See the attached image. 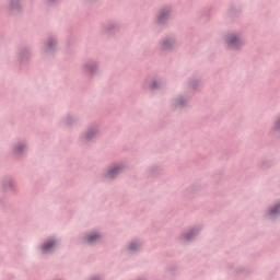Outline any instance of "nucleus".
<instances>
[{"mask_svg":"<svg viewBox=\"0 0 280 280\" xmlns=\"http://www.w3.org/2000/svg\"><path fill=\"white\" fill-rule=\"evenodd\" d=\"M120 167L119 166H116L114 168H112L108 173H107V176H109V178H115V176H117V174H119L120 172Z\"/></svg>","mask_w":280,"mask_h":280,"instance_id":"1","label":"nucleus"},{"mask_svg":"<svg viewBox=\"0 0 280 280\" xmlns=\"http://www.w3.org/2000/svg\"><path fill=\"white\" fill-rule=\"evenodd\" d=\"M54 246H56V243H54V241H50L44 245L43 250L49 252L51 250V248H54Z\"/></svg>","mask_w":280,"mask_h":280,"instance_id":"2","label":"nucleus"},{"mask_svg":"<svg viewBox=\"0 0 280 280\" xmlns=\"http://www.w3.org/2000/svg\"><path fill=\"white\" fill-rule=\"evenodd\" d=\"M96 240H100V234H91L86 237V241L90 243L95 242Z\"/></svg>","mask_w":280,"mask_h":280,"instance_id":"3","label":"nucleus"},{"mask_svg":"<svg viewBox=\"0 0 280 280\" xmlns=\"http://www.w3.org/2000/svg\"><path fill=\"white\" fill-rule=\"evenodd\" d=\"M271 215H277V213H280V205L276 206L271 211Z\"/></svg>","mask_w":280,"mask_h":280,"instance_id":"4","label":"nucleus"},{"mask_svg":"<svg viewBox=\"0 0 280 280\" xmlns=\"http://www.w3.org/2000/svg\"><path fill=\"white\" fill-rule=\"evenodd\" d=\"M235 43H237V38L235 36H232L229 38V44L230 45H235Z\"/></svg>","mask_w":280,"mask_h":280,"instance_id":"5","label":"nucleus"},{"mask_svg":"<svg viewBox=\"0 0 280 280\" xmlns=\"http://www.w3.org/2000/svg\"><path fill=\"white\" fill-rule=\"evenodd\" d=\"M135 246H139V245H138V244H131V245H130V249H131V250H137V247H135Z\"/></svg>","mask_w":280,"mask_h":280,"instance_id":"6","label":"nucleus"},{"mask_svg":"<svg viewBox=\"0 0 280 280\" xmlns=\"http://www.w3.org/2000/svg\"><path fill=\"white\" fill-rule=\"evenodd\" d=\"M277 127L280 128V120L277 122Z\"/></svg>","mask_w":280,"mask_h":280,"instance_id":"7","label":"nucleus"}]
</instances>
